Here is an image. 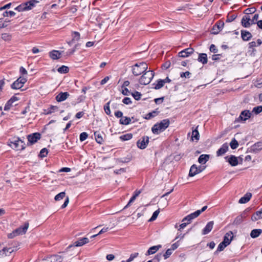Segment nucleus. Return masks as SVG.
Masks as SVG:
<instances>
[{
	"instance_id": "f257e3e1",
	"label": "nucleus",
	"mask_w": 262,
	"mask_h": 262,
	"mask_svg": "<svg viewBox=\"0 0 262 262\" xmlns=\"http://www.w3.org/2000/svg\"><path fill=\"white\" fill-rule=\"evenodd\" d=\"M8 145L12 149L18 150L25 149V143L19 138L14 137L9 140Z\"/></svg>"
},
{
	"instance_id": "f03ea898",
	"label": "nucleus",
	"mask_w": 262,
	"mask_h": 262,
	"mask_svg": "<svg viewBox=\"0 0 262 262\" xmlns=\"http://www.w3.org/2000/svg\"><path fill=\"white\" fill-rule=\"evenodd\" d=\"M170 122L168 119H164L160 123L155 124L152 127V132L155 134H159L165 130L169 125Z\"/></svg>"
},
{
	"instance_id": "7ed1b4c3",
	"label": "nucleus",
	"mask_w": 262,
	"mask_h": 262,
	"mask_svg": "<svg viewBox=\"0 0 262 262\" xmlns=\"http://www.w3.org/2000/svg\"><path fill=\"white\" fill-rule=\"evenodd\" d=\"M148 66L146 62L137 63L132 66V73L136 76H139L147 70Z\"/></svg>"
},
{
	"instance_id": "20e7f679",
	"label": "nucleus",
	"mask_w": 262,
	"mask_h": 262,
	"mask_svg": "<svg viewBox=\"0 0 262 262\" xmlns=\"http://www.w3.org/2000/svg\"><path fill=\"white\" fill-rule=\"evenodd\" d=\"M154 76V72L153 71H146L140 78L139 82L141 84L147 85L150 83Z\"/></svg>"
},
{
	"instance_id": "39448f33",
	"label": "nucleus",
	"mask_w": 262,
	"mask_h": 262,
	"mask_svg": "<svg viewBox=\"0 0 262 262\" xmlns=\"http://www.w3.org/2000/svg\"><path fill=\"white\" fill-rule=\"evenodd\" d=\"M258 17L259 15L257 14H255L252 19H250L248 15H245L242 19V24L244 27L249 28L251 25L256 23L255 21L257 20Z\"/></svg>"
},
{
	"instance_id": "423d86ee",
	"label": "nucleus",
	"mask_w": 262,
	"mask_h": 262,
	"mask_svg": "<svg viewBox=\"0 0 262 262\" xmlns=\"http://www.w3.org/2000/svg\"><path fill=\"white\" fill-rule=\"evenodd\" d=\"M26 81L27 79L26 78L20 77L12 84L11 88L13 89H20L23 86Z\"/></svg>"
},
{
	"instance_id": "0eeeda50",
	"label": "nucleus",
	"mask_w": 262,
	"mask_h": 262,
	"mask_svg": "<svg viewBox=\"0 0 262 262\" xmlns=\"http://www.w3.org/2000/svg\"><path fill=\"white\" fill-rule=\"evenodd\" d=\"M149 137L143 136L137 141V145L139 148L143 149L147 147Z\"/></svg>"
},
{
	"instance_id": "6e6552de",
	"label": "nucleus",
	"mask_w": 262,
	"mask_h": 262,
	"mask_svg": "<svg viewBox=\"0 0 262 262\" xmlns=\"http://www.w3.org/2000/svg\"><path fill=\"white\" fill-rule=\"evenodd\" d=\"M251 113L248 110H245L241 112L239 116L237 118L235 121L239 122L241 121H246L251 117Z\"/></svg>"
},
{
	"instance_id": "1a4fd4ad",
	"label": "nucleus",
	"mask_w": 262,
	"mask_h": 262,
	"mask_svg": "<svg viewBox=\"0 0 262 262\" xmlns=\"http://www.w3.org/2000/svg\"><path fill=\"white\" fill-rule=\"evenodd\" d=\"M41 137V135L38 133H35L28 136V140L31 144L36 143Z\"/></svg>"
},
{
	"instance_id": "9d476101",
	"label": "nucleus",
	"mask_w": 262,
	"mask_h": 262,
	"mask_svg": "<svg viewBox=\"0 0 262 262\" xmlns=\"http://www.w3.org/2000/svg\"><path fill=\"white\" fill-rule=\"evenodd\" d=\"M66 254H64L63 257L61 255H54L46 259L47 262H62L63 257H66Z\"/></svg>"
},
{
	"instance_id": "9b49d317",
	"label": "nucleus",
	"mask_w": 262,
	"mask_h": 262,
	"mask_svg": "<svg viewBox=\"0 0 262 262\" xmlns=\"http://www.w3.org/2000/svg\"><path fill=\"white\" fill-rule=\"evenodd\" d=\"M262 150V142L259 141L255 143L250 148V151L253 153H258Z\"/></svg>"
},
{
	"instance_id": "f8f14e48",
	"label": "nucleus",
	"mask_w": 262,
	"mask_h": 262,
	"mask_svg": "<svg viewBox=\"0 0 262 262\" xmlns=\"http://www.w3.org/2000/svg\"><path fill=\"white\" fill-rule=\"evenodd\" d=\"M194 52V49L191 48H188L184 49V50L179 53V56L181 57H187L190 55L192 54Z\"/></svg>"
},
{
	"instance_id": "ddd939ff",
	"label": "nucleus",
	"mask_w": 262,
	"mask_h": 262,
	"mask_svg": "<svg viewBox=\"0 0 262 262\" xmlns=\"http://www.w3.org/2000/svg\"><path fill=\"white\" fill-rule=\"evenodd\" d=\"M224 23L222 21H217L212 28L213 33L217 34L224 27Z\"/></svg>"
},
{
	"instance_id": "4468645a",
	"label": "nucleus",
	"mask_w": 262,
	"mask_h": 262,
	"mask_svg": "<svg viewBox=\"0 0 262 262\" xmlns=\"http://www.w3.org/2000/svg\"><path fill=\"white\" fill-rule=\"evenodd\" d=\"M233 237V232L230 231L225 234L223 242L225 243V244H226L227 245H229L230 244L231 242L232 241Z\"/></svg>"
},
{
	"instance_id": "2eb2a0df",
	"label": "nucleus",
	"mask_w": 262,
	"mask_h": 262,
	"mask_svg": "<svg viewBox=\"0 0 262 262\" xmlns=\"http://www.w3.org/2000/svg\"><path fill=\"white\" fill-rule=\"evenodd\" d=\"M70 96L68 92H60L56 97V100L57 102H62L66 100Z\"/></svg>"
},
{
	"instance_id": "dca6fc26",
	"label": "nucleus",
	"mask_w": 262,
	"mask_h": 262,
	"mask_svg": "<svg viewBox=\"0 0 262 262\" xmlns=\"http://www.w3.org/2000/svg\"><path fill=\"white\" fill-rule=\"evenodd\" d=\"M214 222L213 221L209 222L205 228L202 230V234L206 235L209 233L213 228Z\"/></svg>"
},
{
	"instance_id": "f3484780",
	"label": "nucleus",
	"mask_w": 262,
	"mask_h": 262,
	"mask_svg": "<svg viewBox=\"0 0 262 262\" xmlns=\"http://www.w3.org/2000/svg\"><path fill=\"white\" fill-rule=\"evenodd\" d=\"M229 147L227 143L224 144L222 147L216 151V156L219 157L224 155L228 150Z\"/></svg>"
},
{
	"instance_id": "a211bd4d",
	"label": "nucleus",
	"mask_w": 262,
	"mask_h": 262,
	"mask_svg": "<svg viewBox=\"0 0 262 262\" xmlns=\"http://www.w3.org/2000/svg\"><path fill=\"white\" fill-rule=\"evenodd\" d=\"M29 227V223H26L24 226L20 227L15 230V232H17V235H22L27 232Z\"/></svg>"
},
{
	"instance_id": "6ab92c4d",
	"label": "nucleus",
	"mask_w": 262,
	"mask_h": 262,
	"mask_svg": "<svg viewBox=\"0 0 262 262\" xmlns=\"http://www.w3.org/2000/svg\"><path fill=\"white\" fill-rule=\"evenodd\" d=\"M38 2L36 0H30L29 1L24 3V7L25 8V10H29L32 9L35 6V4L38 3Z\"/></svg>"
},
{
	"instance_id": "aec40b11",
	"label": "nucleus",
	"mask_w": 262,
	"mask_h": 262,
	"mask_svg": "<svg viewBox=\"0 0 262 262\" xmlns=\"http://www.w3.org/2000/svg\"><path fill=\"white\" fill-rule=\"evenodd\" d=\"M162 247L161 245H158L157 246H154L150 247L147 251L146 252L145 255H149L153 254H155L157 251H158L160 248Z\"/></svg>"
},
{
	"instance_id": "412c9836",
	"label": "nucleus",
	"mask_w": 262,
	"mask_h": 262,
	"mask_svg": "<svg viewBox=\"0 0 262 262\" xmlns=\"http://www.w3.org/2000/svg\"><path fill=\"white\" fill-rule=\"evenodd\" d=\"M198 213L199 212H194L192 213L189 214L188 215L186 216L183 219L182 222L187 221V223H189V224L192 220L198 216Z\"/></svg>"
},
{
	"instance_id": "4be33fe9",
	"label": "nucleus",
	"mask_w": 262,
	"mask_h": 262,
	"mask_svg": "<svg viewBox=\"0 0 262 262\" xmlns=\"http://www.w3.org/2000/svg\"><path fill=\"white\" fill-rule=\"evenodd\" d=\"M89 242V239L87 237H83L77 241H76L74 243V245L76 247H80L81 246L85 244L88 243Z\"/></svg>"
},
{
	"instance_id": "5701e85b",
	"label": "nucleus",
	"mask_w": 262,
	"mask_h": 262,
	"mask_svg": "<svg viewBox=\"0 0 262 262\" xmlns=\"http://www.w3.org/2000/svg\"><path fill=\"white\" fill-rule=\"evenodd\" d=\"M13 251L14 249L12 247L4 248L2 250H0V256H7Z\"/></svg>"
},
{
	"instance_id": "b1692460",
	"label": "nucleus",
	"mask_w": 262,
	"mask_h": 262,
	"mask_svg": "<svg viewBox=\"0 0 262 262\" xmlns=\"http://www.w3.org/2000/svg\"><path fill=\"white\" fill-rule=\"evenodd\" d=\"M50 57L53 60L58 59L61 57V53L56 50H53L50 52Z\"/></svg>"
},
{
	"instance_id": "393cba45",
	"label": "nucleus",
	"mask_w": 262,
	"mask_h": 262,
	"mask_svg": "<svg viewBox=\"0 0 262 262\" xmlns=\"http://www.w3.org/2000/svg\"><path fill=\"white\" fill-rule=\"evenodd\" d=\"M251 196L252 194L251 193H247L239 199L238 203L240 204L246 203L250 200Z\"/></svg>"
},
{
	"instance_id": "a878e982",
	"label": "nucleus",
	"mask_w": 262,
	"mask_h": 262,
	"mask_svg": "<svg viewBox=\"0 0 262 262\" xmlns=\"http://www.w3.org/2000/svg\"><path fill=\"white\" fill-rule=\"evenodd\" d=\"M241 36L242 39L245 41H248L252 37L251 33L247 31H242Z\"/></svg>"
},
{
	"instance_id": "bb28decb",
	"label": "nucleus",
	"mask_w": 262,
	"mask_h": 262,
	"mask_svg": "<svg viewBox=\"0 0 262 262\" xmlns=\"http://www.w3.org/2000/svg\"><path fill=\"white\" fill-rule=\"evenodd\" d=\"M261 219H262V208L260 210L256 211L251 216V220L253 221H256Z\"/></svg>"
},
{
	"instance_id": "cd10ccee",
	"label": "nucleus",
	"mask_w": 262,
	"mask_h": 262,
	"mask_svg": "<svg viewBox=\"0 0 262 262\" xmlns=\"http://www.w3.org/2000/svg\"><path fill=\"white\" fill-rule=\"evenodd\" d=\"M198 61L203 64H206L207 63V56L205 53H200L199 55Z\"/></svg>"
},
{
	"instance_id": "c85d7f7f",
	"label": "nucleus",
	"mask_w": 262,
	"mask_h": 262,
	"mask_svg": "<svg viewBox=\"0 0 262 262\" xmlns=\"http://www.w3.org/2000/svg\"><path fill=\"white\" fill-rule=\"evenodd\" d=\"M199 138H200V134H199V133L197 129V128H195L193 130H192V133H191V141H194V140H195V141H198L199 140Z\"/></svg>"
},
{
	"instance_id": "c756f323",
	"label": "nucleus",
	"mask_w": 262,
	"mask_h": 262,
	"mask_svg": "<svg viewBox=\"0 0 262 262\" xmlns=\"http://www.w3.org/2000/svg\"><path fill=\"white\" fill-rule=\"evenodd\" d=\"M262 233V230L260 229H253L250 233V236L252 238H256Z\"/></svg>"
},
{
	"instance_id": "7c9ffc66",
	"label": "nucleus",
	"mask_w": 262,
	"mask_h": 262,
	"mask_svg": "<svg viewBox=\"0 0 262 262\" xmlns=\"http://www.w3.org/2000/svg\"><path fill=\"white\" fill-rule=\"evenodd\" d=\"M198 173H199L198 172L197 166L194 164L192 165L189 170V176L193 177Z\"/></svg>"
},
{
	"instance_id": "2f4dec72",
	"label": "nucleus",
	"mask_w": 262,
	"mask_h": 262,
	"mask_svg": "<svg viewBox=\"0 0 262 262\" xmlns=\"http://www.w3.org/2000/svg\"><path fill=\"white\" fill-rule=\"evenodd\" d=\"M209 158V157L208 155H201L198 159V162L200 164H203L208 161Z\"/></svg>"
},
{
	"instance_id": "473e14b6",
	"label": "nucleus",
	"mask_w": 262,
	"mask_h": 262,
	"mask_svg": "<svg viewBox=\"0 0 262 262\" xmlns=\"http://www.w3.org/2000/svg\"><path fill=\"white\" fill-rule=\"evenodd\" d=\"M228 162L231 164L232 166H235L238 164V160L237 158L234 156H231L228 159Z\"/></svg>"
},
{
	"instance_id": "72a5a7b5",
	"label": "nucleus",
	"mask_w": 262,
	"mask_h": 262,
	"mask_svg": "<svg viewBox=\"0 0 262 262\" xmlns=\"http://www.w3.org/2000/svg\"><path fill=\"white\" fill-rule=\"evenodd\" d=\"M165 84L164 80H163L162 79H159L157 80L156 83H154L153 85H154V88L156 90H159L162 88Z\"/></svg>"
},
{
	"instance_id": "f704fd0d",
	"label": "nucleus",
	"mask_w": 262,
	"mask_h": 262,
	"mask_svg": "<svg viewBox=\"0 0 262 262\" xmlns=\"http://www.w3.org/2000/svg\"><path fill=\"white\" fill-rule=\"evenodd\" d=\"M130 122L131 119L127 117H122L120 120V123L123 125H128Z\"/></svg>"
},
{
	"instance_id": "c9c22d12",
	"label": "nucleus",
	"mask_w": 262,
	"mask_h": 262,
	"mask_svg": "<svg viewBox=\"0 0 262 262\" xmlns=\"http://www.w3.org/2000/svg\"><path fill=\"white\" fill-rule=\"evenodd\" d=\"M94 136L96 142L99 144H102L103 140L101 135L99 132H96L94 133Z\"/></svg>"
},
{
	"instance_id": "e433bc0d",
	"label": "nucleus",
	"mask_w": 262,
	"mask_h": 262,
	"mask_svg": "<svg viewBox=\"0 0 262 262\" xmlns=\"http://www.w3.org/2000/svg\"><path fill=\"white\" fill-rule=\"evenodd\" d=\"M72 40L69 43L70 44L71 43V42L78 41L80 38V33L79 32H76V31L72 32Z\"/></svg>"
},
{
	"instance_id": "4c0bfd02",
	"label": "nucleus",
	"mask_w": 262,
	"mask_h": 262,
	"mask_svg": "<svg viewBox=\"0 0 262 262\" xmlns=\"http://www.w3.org/2000/svg\"><path fill=\"white\" fill-rule=\"evenodd\" d=\"M262 43V41L261 39H258L257 40V41H251L249 43V48H252L253 47H255L256 46H259Z\"/></svg>"
},
{
	"instance_id": "58836bf2",
	"label": "nucleus",
	"mask_w": 262,
	"mask_h": 262,
	"mask_svg": "<svg viewBox=\"0 0 262 262\" xmlns=\"http://www.w3.org/2000/svg\"><path fill=\"white\" fill-rule=\"evenodd\" d=\"M228 246L226 244H225L223 242H222L218 246L215 252L217 253L224 250V249Z\"/></svg>"
},
{
	"instance_id": "ea45409f",
	"label": "nucleus",
	"mask_w": 262,
	"mask_h": 262,
	"mask_svg": "<svg viewBox=\"0 0 262 262\" xmlns=\"http://www.w3.org/2000/svg\"><path fill=\"white\" fill-rule=\"evenodd\" d=\"M57 71L60 73H67L69 71V68L65 66H62L57 69Z\"/></svg>"
},
{
	"instance_id": "a19ab883",
	"label": "nucleus",
	"mask_w": 262,
	"mask_h": 262,
	"mask_svg": "<svg viewBox=\"0 0 262 262\" xmlns=\"http://www.w3.org/2000/svg\"><path fill=\"white\" fill-rule=\"evenodd\" d=\"M65 195H66V193L64 192H61L58 193V194H57L55 196L54 199L55 201H60V200L63 199L65 197Z\"/></svg>"
},
{
	"instance_id": "79ce46f5",
	"label": "nucleus",
	"mask_w": 262,
	"mask_h": 262,
	"mask_svg": "<svg viewBox=\"0 0 262 262\" xmlns=\"http://www.w3.org/2000/svg\"><path fill=\"white\" fill-rule=\"evenodd\" d=\"M158 114V112L154 111L152 112L146 114L145 118L146 119H150L154 117H155Z\"/></svg>"
},
{
	"instance_id": "37998d69",
	"label": "nucleus",
	"mask_w": 262,
	"mask_h": 262,
	"mask_svg": "<svg viewBox=\"0 0 262 262\" xmlns=\"http://www.w3.org/2000/svg\"><path fill=\"white\" fill-rule=\"evenodd\" d=\"M243 217H244V216L242 215L237 216L235 219V220L233 222V224L235 225L240 224L243 222Z\"/></svg>"
},
{
	"instance_id": "c03bdc74",
	"label": "nucleus",
	"mask_w": 262,
	"mask_h": 262,
	"mask_svg": "<svg viewBox=\"0 0 262 262\" xmlns=\"http://www.w3.org/2000/svg\"><path fill=\"white\" fill-rule=\"evenodd\" d=\"M133 135L131 134H127L120 136V138L123 141H127L131 139Z\"/></svg>"
},
{
	"instance_id": "a18cd8bd",
	"label": "nucleus",
	"mask_w": 262,
	"mask_h": 262,
	"mask_svg": "<svg viewBox=\"0 0 262 262\" xmlns=\"http://www.w3.org/2000/svg\"><path fill=\"white\" fill-rule=\"evenodd\" d=\"M230 145L231 148L233 149H236L238 147V142L235 139H233L231 141Z\"/></svg>"
},
{
	"instance_id": "49530a36",
	"label": "nucleus",
	"mask_w": 262,
	"mask_h": 262,
	"mask_svg": "<svg viewBox=\"0 0 262 262\" xmlns=\"http://www.w3.org/2000/svg\"><path fill=\"white\" fill-rule=\"evenodd\" d=\"M58 108L56 106H51L48 109L47 114H51L58 110Z\"/></svg>"
},
{
	"instance_id": "de8ad7c7",
	"label": "nucleus",
	"mask_w": 262,
	"mask_h": 262,
	"mask_svg": "<svg viewBox=\"0 0 262 262\" xmlns=\"http://www.w3.org/2000/svg\"><path fill=\"white\" fill-rule=\"evenodd\" d=\"M159 212H160L159 209H158V210H156L153 213L152 215L150 217V219L149 220V222H151V221H155L157 219L158 215H159Z\"/></svg>"
},
{
	"instance_id": "09e8293b",
	"label": "nucleus",
	"mask_w": 262,
	"mask_h": 262,
	"mask_svg": "<svg viewBox=\"0 0 262 262\" xmlns=\"http://www.w3.org/2000/svg\"><path fill=\"white\" fill-rule=\"evenodd\" d=\"M139 255L138 253H134L130 255L129 258L126 261H122L121 262H131L134 260V258L137 257Z\"/></svg>"
},
{
	"instance_id": "8fccbe9b",
	"label": "nucleus",
	"mask_w": 262,
	"mask_h": 262,
	"mask_svg": "<svg viewBox=\"0 0 262 262\" xmlns=\"http://www.w3.org/2000/svg\"><path fill=\"white\" fill-rule=\"evenodd\" d=\"M2 38L5 41H9L11 39V36L8 33H3L2 34Z\"/></svg>"
},
{
	"instance_id": "3c124183",
	"label": "nucleus",
	"mask_w": 262,
	"mask_h": 262,
	"mask_svg": "<svg viewBox=\"0 0 262 262\" xmlns=\"http://www.w3.org/2000/svg\"><path fill=\"white\" fill-rule=\"evenodd\" d=\"M172 250H171L170 248L168 249L166 252L163 255L164 258L165 259L168 258L172 254Z\"/></svg>"
},
{
	"instance_id": "603ef678",
	"label": "nucleus",
	"mask_w": 262,
	"mask_h": 262,
	"mask_svg": "<svg viewBox=\"0 0 262 262\" xmlns=\"http://www.w3.org/2000/svg\"><path fill=\"white\" fill-rule=\"evenodd\" d=\"M255 114H258L262 112V106L259 105L254 107L252 111Z\"/></svg>"
},
{
	"instance_id": "864d4df0",
	"label": "nucleus",
	"mask_w": 262,
	"mask_h": 262,
	"mask_svg": "<svg viewBox=\"0 0 262 262\" xmlns=\"http://www.w3.org/2000/svg\"><path fill=\"white\" fill-rule=\"evenodd\" d=\"M15 15V13L14 11H5L4 12L3 15L4 17H8L9 15L10 16H13Z\"/></svg>"
},
{
	"instance_id": "5fc2aeb1",
	"label": "nucleus",
	"mask_w": 262,
	"mask_h": 262,
	"mask_svg": "<svg viewBox=\"0 0 262 262\" xmlns=\"http://www.w3.org/2000/svg\"><path fill=\"white\" fill-rule=\"evenodd\" d=\"M110 102L109 101L104 106V111L107 115H110L111 113L110 108Z\"/></svg>"
},
{
	"instance_id": "6e6d98bb",
	"label": "nucleus",
	"mask_w": 262,
	"mask_h": 262,
	"mask_svg": "<svg viewBox=\"0 0 262 262\" xmlns=\"http://www.w3.org/2000/svg\"><path fill=\"white\" fill-rule=\"evenodd\" d=\"M88 137V134L85 132H83L80 134V137H79V139L81 141H83L86 139Z\"/></svg>"
},
{
	"instance_id": "4d7b16f0",
	"label": "nucleus",
	"mask_w": 262,
	"mask_h": 262,
	"mask_svg": "<svg viewBox=\"0 0 262 262\" xmlns=\"http://www.w3.org/2000/svg\"><path fill=\"white\" fill-rule=\"evenodd\" d=\"M47 154L48 150L47 148H44L40 150L39 156L40 157L43 158L45 157L47 155Z\"/></svg>"
},
{
	"instance_id": "13d9d810",
	"label": "nucleus",
	"mask_w": 262,
	"mask_h": 262,
	"mask_svg": "<svg viewBox=\"0 0 262 262\" xmlns=\"http://www.w3.org/2000/svg\"><path fill=\"white\" fill-rule=\"evenodd\" d=\"M132 95L134 97V98L137 100H139L141 96L140 93L138 92H135L134 93L132 94Z\"/></svg>"
},
{
	"instance_id": "bf43d9fd",
	"label": "nucleus",
	"mask_w": 262,
	"mask_h": 262,
	"mask_svg": "<svg viewBox=\"0 0 262 262\" xmlns=\"http://www.w3.org/2000/svg\"><path fill=\"white\" fill-rule=\"evenodd\" d=\"M15 10L18 11V12H21V11H26L25 10V8L24 7V5H23V4L19 5L17 7H16L15 8Z\"/></svg>"
},
{
	"instance_id": "052dcab7",
	"label": "nucleus",
	"mask_w": 262,
	"mask_h": 262,
	"mask_svg": "<svg viewBox=\"0 0 262 262\" xmlns=\"http://www.w3.org/2000/svg\"><path fill=\"white\" fill-rule=\"evenodd\" d=\"M12 104L13 103L10 100H9L5 104V106L4 107V110L8 111L9 110H10L11 106L12 105Z\"/></svg>"
},
{
	"instance_id": "680f3d73",
	"label": "nucleus",
	"mask_w": 262,
	"mask_h": 262,
	"mask_svg": "<svg viewBox=\"0 0 262 262\" xmlns=\"http://www.w3.org/2000/svg\"><path fill=\"white\" fill-rule=\"evenodd\" d=\"M190 75H191V73L187 71L185 72L181 73L180 74V76L182 78H183V77L189 78V76Z\"/></svg>"
},
{
	"instance_id": "e2e57ef3",
	"label": "nucleus",
	"mask_w": 262,
	"mask_h": 262,
	"mask_svg": "<svg viewBox=\"0 0 262 262\" xmlns=\"http://www.w3.org/2000/svg\"><path fill=\"white\" fill-rule=\"evenodd\" d=\"M210 51L214 53H216L217 52V48H216L215 46L213 44L211 45L210 47Z\"/></svg>"
},
{
	"instance_id": "0e129e2a",
	"label": "nucleus",
	"mask_w": 262,
	"mask_h": 262,
	"mask_svg": "<svg viewBox=\"0 0 262 262\" xmlns=\"http://www.w3.org/2000/svg\"><path fill=\"white\" fill-rule=\"evenodd\" d=\"M126 171V169L124 168H121L119 169L116 170L114 171V173L118 174H121V173L125 172Z\"/></svg>"
},
{
	"instance_id": "69168bd1",
	"label": "nucleus",
	"mask_w": 262,
	"mask_h": 262,
	"mask_svg": "<svg viewBox=\"0 0 262 262\" xmlns=\"http://www.w3.org/2000/svg\"><path fill=\"white\" fill-rule=\"evenodd\" d=\"M123 102L125 104H129L132 103L130 98L128 97H125L123 99Z\"/></svg>"
},
{
	"instance_id": "338daca9",
	"label": "nucleus",
	"mask_w": 262,
	"mask_h": 262,
	"mask_svg": "<svg viewBox=\"0 0 262 262\" xmlns=\"http://www.w3.org/2000/svg\"><path fill=\"white\" fill-rule=\"evenodd\" d=\"M136 198L135 196H134V195L130 198V200L129 201L128 203H127V204L125 206L124 208H126L127 207H128V206H130V205L131 204V203H132L135 200H136Z\"/></svg>"
},
{
	"instance_id": "774afa93",
	"label": "nucleus",
	"mask_w": 262,
	"mask_h": 262,
	"mask_svg": "<svg viewBox=\"0 0 262 262\" xmlns=\"http://www.w3.org/2000/svg\"><path fill=\"white\" fill-rule=\"evenodd\" d=\"M235 18H236V16L234 15H232L230 16H228L226 21L227 22H231L233 20H234Z\"/></svg>"
}]
</instances>
